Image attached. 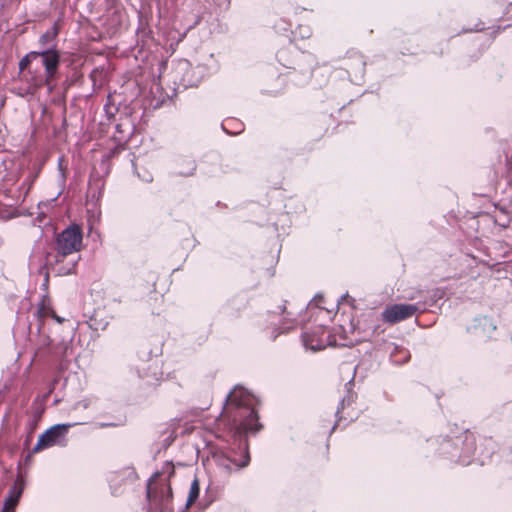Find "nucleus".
Here are the masks:
<instances>
[{"mask_svg":"<svg viewBox=\"0 0 512 512\" xmlns=\"http://www.w3.org/2000/svg\"><path fill=\"white\" fill-rule=\"evenodd\" d=\"M245 443L246 442L240 443L239 448L243 447V445ZM224 453L227 454L228 458H238V459H241V449H239V451H236L234 449H229L227 451H224Z\"/></svg>","mask_w":512,"mask_h":512,"instance_id":"obj_19","label":"nucleus"},{"mask_svg":"<svg viewBox=\"0 0 512 512\" xmlns=\"http://www.w3.org/2000/svg\"><path fill=\"white\" fill-rule=\"evenodd\" d=\"M466 442V448L465 450L459 455L458 461L462 465H469L471 463V454H474L476 451V443L474 440H469V437H465Z\"/></svg>","mask_w":512,"mask_h":512,"instance_id":"obj_11","label":"nucleus"},{"mask_svg":"<svg viewBox=\"0 0 512 512\" xmlns=\"http://www.w3.org/2000/svg\"><path fill=\"white\" fill-rule=\"evenodd\" d=\"M205 72V66L192 67L188 61L181 60L174 69V83L183 88L196 87L203 80Z\"/></svg>","mask_w":512,"mask_h":512,"instance_id":"obj_4","label":"nucleus"},{"mask_svg":"<svg viewBox=\"0 0 512 512\" xmlns=\"http://www.w3.org/2000/svg\"><path fill=\"white\" fill-rule=\"evenodd\" d=\"M83 232L78 224H70L55 237L53 251L47 252L42 269H45L44 286L49 279L48 271L58 276L73 274L80 260L78 254L82 249Z\"/></svg>","mask_w":512,"mask_h":512,"instance_id":"obj_1","label":"nucleus"},{"mask_svg":"<svg viewBox=\"0 0 512 512\" xmlns=\"http://www.w3.org/2000/svg\"><path fill=\"white\" fill-rule=\"evenodd\" d=\"M302 341L305 348L312 351L322 350L331 344L329 335H326V329L323 326L316 327L312 332H304Z\"/></svg>","mask_w":512,"mask_h":512,"instance_id":"obj_8","label":"nucleus"},{"mask_svg":"<svg viewBox=\"0 0 512 512\" xmlns=\"http://www.w3.org/2000/svg\"><path fill=\"white\" fill-rule=\"evenodd\" d=\"M53 318H54L57 322H59V323H62V322H63V320H64L62 317H59V316H57V315H55V314H53Z\"/></svg>","mask_w":512,"mask_h":512,"instance_id":"obj_24","label":"nucleus"},{"mask_svg":"<svg viewBox=\"0 0 512 512\" xmlns=\"http://www.w3.org/2000/svg\"><path fill=\"white\" fill-rule=\"evenodd\" d=\"M38 59L37 51H31L26 54L19 62L20 71H24L28 68V66L35 60Z\"/></svg>","mask_w":512,"mask_h":512,"instance_id":"obj_15","label":"nucleus"},{"mask_svg":"<svg viewBox=\"0 0 512 512\" xmlns=\"http://www.w3.org/2000/svg\"><path fill=\"white\" fill-rule=\"evenodd\" d=\"M420 309L419 304H393L382 311L381 318L383 322L392 325L411 318Z\"/></svg>","mask_w":512,"mask_h":512,"instance_id":"obj_6","label":"nucleus"},{"mask_svg":"<svg viewBox=\"0 0 512 512\" xmlns=\"http://www.w3.org/2000/svg\"><path fill=\"white\" fill-rule=\"evenodd\" d=\"M444 295V292L441 289H435L432 291L429 300L425 301L422 305H420V311H425L427 307H430L436 303L437 300L441 299Z\"/></svg>","mask_w":512,"mask_h":512,"instance_id":"obj_14","label":"nucleus"},{"mask_svg":"<svg viewBox=\"0 0 512 512\" xmlns=\"http://www.w3.org/2000/svg\"><path fill=\"white\" fill-rule=\"evenodd\" d=\"M289 328H290V326L283 327L281 332H285V331H287Z\"/></svg>","mask_w":512,"mask_h":512,"instance_id":"obj_26","label":"nucleus"},{"mask_svg":"<svg viewBox=\"0 0 512 512\" xmlns=\"http://www.w3.org/2000/svg\"><path fill=\"white\" fill-rule=\"evenodd\" d=\"M301 36H302L303 38H305V37H309V36H310V31H309V29H305V31L301 32Z\"/></svg>","mask_w":512,"mask_h":512,"instance_id":"obj_23","label":"nucleus"},{"mask_svg":"<svg viewBox=\"0 0 512 512\" xmlns=\"http://www.w3.org/2000/svg\"><path fill=\"white\" fill-rule=\"evenodd\" d=\"M196 170V163L191 157L184 160V167L178 169V174L182 176H191Z\"/></svg>","mask_w":512,"mask_h":512,"instance_id":"obj_13","label":"nucleus"},{"mask_svg":"<svg viewBox=\"0 0 512 512\" xmlns=\"http://www.w3.org/2000/svg\"><path fill=\"white\" fill-rule=\"evenodd\" d=\"M352 401H353L352 396H348V397L343 398L341 400V402L339 403V406L337 408L336 416H339L341 411H343L346 406L351 405Z\"/></svg>","mask_w":512,"mask_h":512,"instance_id":"obj_18","label":"nucleus"},{"mask_svg":"<svg viewBox=\"0 0 512 512\" xmlns=\"http://www.w3.org/2000/svg\"><path fill=\"white\" fill-rule=\"evenodd\" d=\"M257 398L242 386H236L226 397L221 420L236 434L261 429L256 411Z\"/></svg>","mask_w":512,"mask_h":512,"instance_id":"obj_2","label":"nucleus"},{"mask_svg":"<svg viewBox=\"0 0 512 512\" xmlns=\"http://www.w3.org/2000/svg\"><path fill=\"white\" fill-rule=\"evenodd\" d=\"M453 450H456L454 447V443L451 442L449 439H443L441 443L440 453L443 455H447L450 458H454L456 456V453H454Z\"/></svg>","mask_w":512,"mask_h":512,"instance_id":"obj_16","label":"nucleus"},{"mask_svg":"<svg viewBox=\"0 0 512 512\" xmlns=\"http://www.w3.org/2000/svg\"><path fill=\"white\" fill-rule=\"evenodd\" d=\"M174 474V467L167 463L162 472L155 473L147 484V498L150 504L160 509H167L172 500V489L169 484L170 477Z\"/></svg>","mask_w":512,"mask_h":512,"instance_id":"obj_3","label":"nucleus"},{"mask_svg":"<svg viewBox=\"0 0 512 512\" xmlns=\"http://www.w3.org/2000/svg\"><path fill=\"white\" fill-rule=\"evenodd\" d=\"M199 493H200L199 481L197 478H195L192 481L191 486H190V490H189V494H188L187 502H186L187 507L191 506L198 499Z\"/></svg>","mask_w":512,"mask_h":512,"instance_id":"obj_12","label":"nucleus"},{"mask_svg":"<svg viewBox=\"0 0 512 512\" xmlns=\"http://www.w3.org/2000/svg\"><path fill=\"white\" fill-rule=\"evenodd\" d=\"M25 488V480L18 475L3 502L1 512H15Z\"/></svg>","mask_w":512,"mask_h":512,"instance_id":"obj_10","label":"nucleus"},{"mask_svg":"<svg viewBox=\"0 0 512 512\" xmlns=\"http://www.w3.org/2000/svg\"><path fill=\"white\" fill-rule=\"evenodd\" d=\"M55 36L56 35L54 33L46 32L41 35L39 42H40V44L44 45V44L48 43L49 41L53 40L55 38Z\"/></svg>","mask_w":512,"mask_h":512,"instance_id":"obj_20","label":"nucleus"},{"mask_svg":"<svg viewBox=\"0 0 512 512\" xmlns=\"http://www.w3.org/2000/svg\"><path fill=\"white\" fill-rule=\"evenodd\" d=\"M74 425L75 423L56 424L47 429L39 436L36 445L33 447V453H37L52 446H65L67 444V434L69 428L73 427Z\"/></svg>","mask_w":512,"mask_h":512,"instance_id":"obj_5","label":"nucleus"},{"mask_svg":"<svg viewBox=\"0 0 512 512\" xmlns=\"http://www.w3.org/2000/svg\"><path fill=\"white\" fill-rule=\"evenodd\" d=\"M141 179L146 182V183H149V182H152L153 180V177L151 174L147 173L145 174L143 177H141Z\"/></svg>","mask_w":512,"mask_h":512,"instance_id":"obj_22","label":"nucleus"},{"mask_svg":"<svg viewBox=\"0 0 512 512\" xmlns=\"http://www.w3.org/2000/svg\"><path fill=\"white\" fill-rule=\"evenodd\" d=\"M38 58H41V62L45 68L46 82L54 79L55 74L60 64V55L57 50L53 48H47L41 51H37Z\"/></svg>","mask_w":512,"mask_h":512,"instance_id":"obj_9","label":"nucleus"},{"mask_svg":"<svg viewBox=\"0 0 512 512\" xmlns=\"http://www.w3.org/2000/svg\"><path fill=\"white\" fill-rule=\"evenodd\" d=\"M241 449V459L238 458H228L227 454L224 451H220L214 454V460L216 465L223 469L227 473H232L233 471H238L242 468L248 466L250 462V455L248 451V445L245 443Z\"/></svg>","mask_w":512,"mask_h":512,"instance_id":"obj_7","label":"nucleus"},{"mask_svg":"<svg viewBox=\"0 0 512 512\" xmlns=\"http://www.w3.org/2000/svg\"><path fill=\"white\" fill-rule=\"evenodd\" d=\"M407 298H408L409 300H414V299H416V296H415V295H411V296H408Z\"/></svg>","mask_w":512,"mask_h":512,"instance_id":"obj_25","label":"nucleus"},{"mask_svg":"<svg viewBox=\"0 0 512 512\" xmlns=\"http://www.w3.org/2000/svg\"><path fill=\"white\" fill-rule=\"evenodd\" d=\"M478 324H473L466 328L467 333L477 335Z\"/></svg>","mask_w":512,"mask_h":512,"instance_id":"obj_21","label":"nucleus"},{"mask_svg":"<svg viewBox=\"0 0 512 512\" xmlns=\"http://www.w3.org/2000/svg\"><path fill=\"white\" fill-rule=\"evenodd\" d=\"M336 425H337V423L332 427V430H331V431L335 430Z\"/></svg>","mask_w":512,"mask_h":512,"instance_id":"obj_27","label":"nucleus"},{"mask_svg":"<svg viewBox=\"0 0 512 512\" xmlns=\"http://www.w3.org/2000/svg\"><path fill=\"white\" fill-rule=\"evenodd\" d=\"M395 352V354L391 355L393 362L401 364L408 361L410 355L407 350L395 348Z\"/></svg>","mask_w":512,"mask_h":512,"instance_id":"obj_17","label":"nucleus"}]
</instances>
